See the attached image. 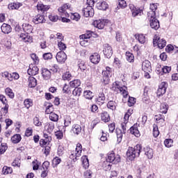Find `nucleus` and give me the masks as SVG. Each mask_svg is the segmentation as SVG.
<instances>
[{
	"label": "nucleus",
	"mask_w": 178,
	"mask_h": 178,
	"mask_svg": "<svg viewBox=\"0 0 178 178\" xmlns=\"http://www.w3.org/2000/svg\"><path fill=\"white\" fill-rule=\"evenodd\" d=\"M112 91L117 92V94H122L124 98H127L129 97V92L127 91V87L126 86V82L122 80V82L115 81L113 83L111 87Z\"/></svg>",
	"instance_id": "f257e3e1"
},
{
	"label": "nucleus",
	"mask_w": 178,
	"mask_h": 178,
	"mask_svg": "<svg viewBox=\"0 0 178 178\" xmlns=\"http://www.w3.org/2000/svg\"><path fill=\"white\" fill-rule=\"evenodd\" d=\"M22 29L26 33H21L19 35V41L24 42H31L33 41V37L30 36V33H33V26L30 24H22Z\"/></svg>",
	"instance_id": "f03ea898"
},
{
	"label": "nucleus",
	"mask_w": 178,
	"mask_h": 178,
	"mask_svg": "<svg viewBox=\"0 0 178 178\" xmlns=\"http://www.w3.org/2000/svg\"><path fill=\"white\" fill-rule=\"evenodd\" d=\"M141 145L138 144L134 147H129L127 152V156L129 161H134L135 158L140 156L141 152Z\"/></svg>",
	"instance_id": "7ed1b4c3"
},
{
	"label": "nucleus",
	"mask_w": 178,
	"mask_h": 178,
	"mask_svg": "<svg viewBox=\"0 0 178 178\" xmlns=\"http://www.w3.org/2000/svg\"><path fill=\"white\" fill-rule=\"evenodd\" d=\"M81 152H83V146L81 143L76 145L75 150L71 152L70 158L74 161L76 162L81 156Z\"/></svg>",
	"instance_id": "20e7f679"
},
{
	"label": "nucleus",
	"mask_w": 178,
	"mask_h": 178,
	"mask_svg": "<svg viewBox=\"0 0 178 178\" xmlns=\"http://www.w3.org/2000/svg\"><path fill=\"white\" fill-rule=\"evenodd\" d=\"M58 10L62 16L69 17V16H70V13H72V10H73V8H72V6L70 4L65 3L58 8Z\"/></svg>",
	"instance_id": "39448f33"
},
{
	"label": "nucleus",
	"mask_w": 178,
	"mask_h": 178,
	"mask_svg": "<svg viewBox=\"0 0 178 178\" xmlns=\"http://www.w3.org/2000/svg\"><path fill=\"white\" fill-rule=\"evenodd\" d=\"M106 161L110 162V163H119V162H120V156L111 152L107 154Z\"/></svg>",
	"instance_id": "423d86ee"
},
{
	"label": "nucleus",
	"mask_w": 178,
	"mask_h": 178,
	"mask_svg": "<svg viewBox=\"0 0 178 178\" xmlns=\"http://www.w3.org/2000/svg\"><path fill=\"white\" fill-rule=\"evenodd\" d=\"M154 45H158L160 49H163L166 47V40L165 39H161L159 36H155L153 40Z\"/></svg>",
	"instance_id": "0eeeda50"
},
{
	"label": "nucleus",
	"mask_w": 178,
	"mask_h": 178,
	"mask_svg": "<svg viewBox=\"0 0 178 178\" xmlns=\"http://www.w3.org/2000/svg\"><path fill=\"white\" fill-rule=\"evenodd\" d=\"M103 54L106 56V58H111L112 55H113V50L112 49V47L108 44H105L103 45Z\"/></svg>",
	"instance_id": "6e6552de"
},
{
	"label": "nucleus",
	"mask_w": 178,
	"mask_h": 178,
	"mask_svg": "<svg viewBox=\"0 0 178 178\" xmlns=\"http://www.w3.org/2000/svg\"><path fill=\"white\" fill-rule=\"evenodd\" d=\"M129 8L131 11L133 17H137V16H141L143 15V10L136 8L134 4L130 3Z\"/></svg>",
	"instance_id": "1a4fd4ad"
},
{
	"label": "nucleus",
	"mask_w": 178,
	"mask_h": 178,
	"mask_svg": "<svg viewBox=\"0 0 178 178\" xmlns=\"http://www.w3.org/2000/svg\"><path fill=\"white\" fill-rule=\"evenodd\" d=\"M103 80L104 83L108 84L109 83V77L112 76V70L109 67H106V70L103 71Z\"/></svg>",
	"instance_id": "9d476101"
},
{
	"label": "nucleus",
	"mask_w": 178,
	"mask_h": 178,
	"mask_svg": "<svg viewBox=\"0 0 178 178\" xmlns=\"http://www.w3.org/2000/svg\"><path fill=\"white\" fill-rule=\"evenodd\" d=\"M56 59L58 63H65L67 59V56L65 51H58L56 54Z\"/></svg>",
	"instance_id": "9b49d317"
},
{
	"label": "nucleus",
	"mask_w": 178,
	"mask_h": 178,
	"mask_svg": "<svg viewBox=\"0 0 178 178\" xmlns=\"http://www.w3.org/2000/svg\"><path fill=\"white\" fill-rule=\"evenodd\" d=\"M147 19L149 21L150 26L154 30H158V29H159L160 27L159 21L156 19V15H155V17H153L152 18L147 17Z\"/></svg>",
	"instance_id": "f8f14e48"
},
{
	"label": "nucleus",
	"mask_w": 178,
	"mask_h": 178,
	"mask_svg": "<svg viewBox=\"0 0 178 178\" xmlns=\"http://www.w3.org/2000/svg\"><path fill=\"white\" fill-rule=\"evenodd\" d=\"M40 71V69L37 65L34 64H30L29 65V68L27 70L28 74L29 76H36V74H38V72Z\"/></svg>",
	"instance_id": "ddd939ff"
},
{
	"label": "nucleus",
	"mask_w": 178,
	"mask_h": 178,
	"mask_svg": "<svg viewBox=\"0 0 178 178\" xmlns=\"http://www.w3.org/2000/svg\"><path fill=\"white\" fill-rule=\"evenodd\" d=\"M142 70L145 72V73H151L152 71V67L151 66V62L148 60H145L142 63Z\"/></svg>",
	"instance_id": "4468645a"
},
{
	"label": "nucleus",
	"mask_w": 178,
	"mask_h": 178,
	"mask_svg": "<svg viewBox=\"0 0 178 178\" xmlns=\"http://www.w3.org/2000/svg\"><path fill=\"white\" fill-rule=\"evenodd\" d=\"M156 9H158V6L156 3H151L149 7V10L147 13V17L152 18L156 16Z\"/></svg>",
	"instance_id": "2eb2a0df"
},
{
	"label": "nucleus",
	"mask_w": 178,
	"mask_h": 178,
	"mask_svg": "<svg viewBox=\"0 0 178 178\" xmlns=\"http://www.w3.org/2000/svg\"><path fill=\"white\" fill-rule=\"evenodd\" d=\"M108 20L107 19H98L95 20L93 22V26L99 29V30H102L105 26H106Z\"/></svg>",
	"instance_id": "dca6fc26"
},
{
	"label": "nucleus",
	"mask_w": 178,
	"mask_h": 178,
	"mask_svg": "<svg viewBox=\"0 0 178 178\" xmlns=\"http://www.w3.org/2000/svg\"><path fill=\"white\" fill-rule=\"evenodd\" d=\"M32 22L35 24H41L42 23H45V16H44V15L38 14L33 18Z\"/></svg>",
	"instance_id": "f3484780"
},
{
	"label": "nucleus",
	"mask_w": 178,
	"mask_h": 178,
	"mask_svg": "<svg viewBox=\"0 0 178 178\" xmlns=\"http://www.w3.org/2000/svg\"><path fill=\"white\" fill-rule=\"evenodd\" d=\"M166 88H168V83L166 82H161L157 90L158 97L163 95L166 92Z\"/></svg>",
	"instance_id": "a211bd4d"
},
{
	"label": "nucleus",
	"mask_w": 178,
	"mask_h": 178,
	"mask_svg": "<svg viewBox=\"0 0 178 178\" xmlns=\"http://www.w3.org/2000/svg\"><path fill=\"white\" fill-rule=\"evenodd\" d=\"M82 12L85 17H92L94 16V8L91 6H87V8H83Z\"/></svg>",
	"instance_id": "6ab92c4d"
},
{
	"label": "nucleus",
	"mask_w": 178,
	"mask_h": 178,
	"mask_svg": "<svg viewBox=\"0 0 178 178\" xmlns=\"http://www.w3.org/2000/svg\"><path fill=\"white\" fill-rule=\"evenodd\" d=\"M106 98L105 97V94L104 93L103 91H100L98 94V96L97 97L95 101L96 103L98 105H104L105 104Z\"/></svg>",
	"instance_id": "aec40b11"
},
{
	"label": "nucleus",
	"mask_w": 178,
	"mask_h": 178,
	"mask_svg": "<svg viewBox=\"0 0 178 178\" xmlns=\"http://www.w3.org/2000/svg\"><path fill=\"white\" fill-rule=\"evenodd\" d=\"M90 60L92 63H94V65H98V63H99V60H101V56L98 53H94L90 56Z\"/></svg>",
	"instance_id": "412c9836"
},
{
	"label": "nucleus",
	"mask_w": 178,
	"mask_h": 178,
	"mask_svg": "<svg viewBox=\"0 0 178 178\" xmlns=\"http://www.w3.org/2000/svg\"><path fill=\"white\" fill-rule=\"evenodd\" d=\"M143 151L145 152V155L148 158V159H152L154 157V150L148 146H146L143 148Z\"/></svg>",
	"instance_id": "4be33fe9"
},
{
	"label": "nucleus",
	"mask_w": 178,
	"mask_h": 178,
	"mask_svg": "<svg viewBox=\"0 0 178 178\" xmlns=\"http://www.w3.org/2000/svg\"><path fill=\"white\" fill-rule=\"evenodd\" d=\"M42 76L44 80H49L51 79V74H52V72L48 70L47 68H42Z\"/></svg>",
	"instance_id": "5701e85b"
},
{
	"label": "nucleus",
	"mask_w": 178,
	"mask_h": 178,
	"mask_svg": "<svg viewBox=\"0 0 178 178\" xmlns=\"http://www.w3.org/2000/svg\"><path fill=\"white\" fill-rule=\"evenodd\" d=\"M1 29L2 33H3L4 34H9V33L12 32V26L7 24H3Z\"/></svg>",
	"instance_id": "b1692460"
},
{
	"label": "nucleus",
	"mask_w": 178,
	"mask_h": 178,
	"mask_svg": "<svg viewBox=\"0 0 178 178\" xmlns=\"http://www.w3.org/2000/svg\"><path fill=\"white\" fill-rule=\"evenodd\" d=\"M44 129L46 131H47L49 134H51V133H52L55 129V124L54 122H47L45 124Z\"/></svg>",
	"instance_id": "393cba45"
},
{
	"label": "nucleus",
	"mask_w": 178,
	"mask_h": 178,
	"mask_svg": "<svg viewBox=\"0 0 178 178\" xmlns=\"http://www.w3.org/2000/svg\"><path fill=\"white\" fill-rule=\"evenodd\" d=\"M96 6L99 10H106L108 8V3H106V1H99L97 3Z\"/></svg>",
	"instance_id": "a878e982"
},
{
	"label": "nucleus",
	"mask_w": 178,
	"mask_h": 178,
	"mask_svg": "<svg viewBox=\"0 0 178 178\" xmlns=\"http://www.w3.org/2000/svg\"><path fill=\"white\" fill-rule=\"evenodd\" d=\"M51 6L48 5H44L41 3H38L37 5V9L40 12H47V10H49Z\"/></svg>",
	"instance_id": "bb28decb"
},
{
	"label": "nucleus",
	"mask_w": 178,
	"mask_h": 178,
	"mask_svg": "<svg viewBox=\"0 0 178 178\" xmlns=\"http://www.w3.org/2000/svg\"><path fill=\"white\" fill-rule=\"evenodd\" d=\"M130 133L131 134H134L135 137H140V136H141V134H140V131H138V128L136 124L130 128Z\"/></svg>",
	"instance_id": "cd10ccee"
},
{
	"label": "nucleus",
	"mask_w": 178,
	"mask_h": 178,
	"mask_svg": "<svg viewBox=\"0 0 178 178\" xmlns=\"http://www.w3.org/2000/svg\"><path fill=\"white\" fill-rule=\"evenodd\" d=\"M21 6H23L22 3H10L8 4V8L10 10H14V9H19Z\"/></svg>",
	"instance_id": "c85d7f7f"
},
{
	"label": "nucleus",
	"mask_w": 178,
	"mask_h": 178,
	"mask_svg": "<svg viewBox=\"0 0 178 178\" xmlns=\"http://www.w3.org/2000/svg\"><path fill=\"white\" fill-rule=\"evenodd\" d=\"M101 119L102 122H104V123H108V122L111 120V117L108 112L104 111L101 113Z\"/></svg>",
	"instance_id": "c756f323"
},
{
	"label": "nucleus",
	"mask_w": 178,
	"mask_h": 178,
	"mask_svg": "<svg viewBox=\"0 0 178 178\" xmlns=\"http://www.w3.org/2000/svg\"><path fill=\"white\" fill-rule=\"evenodd\" d=\"M29 87L30 88H34L37 86V79L34 76H30L29 78Z\"/></svg>",
	"instance_id": "7c9ffc66"
},
{
	"label": "nucleus",
	"mask_w": 178,
	"mask_h": 178,
	"mask_svg": "<svg viewBox=\"0 0 178 178\" xmlns=\"http://www.w3.org/2000/svg\"><path fill=\"white\" fill-rule=\"evenodd\" d=\"M81 161H82L83 168H84V169H88V168L90 166L88 157H87V156H83L81 157Z\"/></svg>",
	"instance_id": "2f4dec72"
},
{
	"label": "nucleus",
	"mask_w": 178,
	"mask_h": 178,
	"mask_svg": "<svg viewBox=\"0 0 178 178\" xmlns=\"http://www.w3.org/2000/svg\"><path fill=\"white\" fill-rule=\"evenodd\" d=\"M135 38L140 42V44H145V36L144 34H136Z\"/></svg>",
	"instance_id": "473e14b6"
},
{
	"label": "nucleus",
	"mask_w": 178,
	"mask_h": 178,
	"mask_svg": "<svg viewBox=\"0 0 178 178\" xmlns=\"http://www.w3.org/2000/svg\"><path fill=\"white\" fill-rule=\"evenodd\" d=\"M11 141L13 144H19V141H22V136L20 134H15L11 138Z\"/></svg>",
	"instance_id": "72a5a7b5"
},
{
	"label": "nucleus",
	"mask_w": 178,
	"mask_h": 178,
	"mask_svg": "<svg viewBox=\"0 0 178 178\" xmlns=\"http://www.w3.org/2000/svg\"><path fill=\"white\" fill-rule=\"evenodd\" d=\"M80 84H81L80 79H74L70 82V86L72 88H77V87H79Z\"/></svg>",
	"instance_id": "f704fd0d"
},
{
	"label": "nucleus",
	"mask_w": 178,
	"mask_h": 178,
	"mask_svg": "<svg viewBox=\"0 0 178 178\" xmlns=\"http://www.w3.org/2000/svg\"><path fill=\"white\" fill-rule=\"evenodd\" d=\"M5 106L2 107L0 111V116H6L9 111V104H4Z\"/></svg>",
	"instance_id": "c9c22d12"
},
{
	"label": "nucleus",
	"mask_w": 178,
	"mask_h": 178,
	"mask_svg": "<svg viewBox=\"0 0 178 178\" xmlns=\"http://www.w3.org/2000/svg\"><path fill=\"white\" fill-rule=\"evenodd\" d=\"M168 109H169V106L166 103H162L160 106V112L161 113H168Z\"/></svg>",
	"instance_id": "e433bc0d"
},
{
	"label": "nucleus",
	"mask_w": 178,
	"mask_h": 178,
	"mask_svg": "<svg viewBox=\"0 0 178 178\" xmlns=\"http://www.w3.org/2000/svg\"><path fill=\"white\" fill-rule=\"evenodd\" d=\"M102 168H103L104 170H106V171L111 170V169L112 168V165H111V162H109L108 161L106 160L103 162Z\"/></svg>",
	"instance_id": "4c0bfd02"
},
{
	"label": "nucleus",
	"mask_w": 178,
	"mask_h": 178,
	"mask_svg": "<svg viewBox=\"0 0 178 178\" xmlns=\"http://www.w3.org/2000/svg\"><path fill=\"white\" fill-rule=\"evenodd\" d=\"M72 131L74 134H80L81 133V127L79 124H74L72 126Z\"/></svg>",
	"instance_id": "58836bf2"
},
{
	"label": "nucleus",
	"mask_w": 178,
	"mask_h": 178,
	"mask_svg": "<svg viewBox=\"0 0 178 178\" xmlns=\"http://www.w3.org/2000/svg\"><path fill=\"white\" fill-rule=\"evenodd\" d=\"M83 97H85L86 99H92L94 97V94H92L91 90H86L83 92Z\"/></svg>",
	"instance_id": "ea45409f"
},
{
	"label": "nucleus",
	"mask_w": 178,
	"mask_h": 178,
	"mask_svg": "<svg viewBox=\"0 0 178 178\" xmlns=\"http://www.w3.org/2000/svg\"><path fill=\"white\" fill-rule=\"evenodd\" d=\"M126 58L127 60L129 61L130 63L134 62V55L130 51L126 52Z\"/></svg>",
	"instance_id": "a19ab883"
},
{
	"label": "nucleus",
	"mask_w": 178,
	"mask_h": 178,
	"mask_svg": "<svg viewBox=\"0 0 178 178\" xmlns=\"http://www.w3.org/2000/svg\"><path fill=\"white\" fill-rule=\"evenodd\" d=\"M72 74L70 72H65L62 76L63 80H67V81H70V80H72Z\"/></svg>",
	"instance_id": "79ce46f5"
},
{
	"label": "nucleus",
	"mask_w": 178,
	"mask_h": 178,
	"mask_svg": "<svg viewBox=\"0 0 178 178\" xmlns=\"http://www.w3.org/2000/svg\"><path fill=\"white\" fill-rule=\"evenodd\" d=\"M54 111H55L54 105L49 104L46 107L45 113L46 115H51V113H54Z\"/></svg>",
	"instance_id": "37998d69"
},
{
	"label": "nucleus",
	"mask_w": 178,
	"mask_h": 178,
	"mask_svg": "<svg viewBox=\"0 0 178 178\" xmlns=\"http://www.w3.org/2000/svg\"><path fill=\"white\" fill-rule=\"evenodd\" d=\"M117 134V141L118 143H122V138H123V132H122V130L117 129L116 131Z\"/></svg>",
	"instance_id": "c03bdc74"
},
{
	"label": "nucleus",
	"mask_w": 178,
	"mask_h": 178,
	"mask_svg": "<svg viewBox=\"0 0 178 178\" xmlns=\"http://www.w3.org/2000/svg\"><path fill=\"white\" fill-rule=\"evenodd\" d=\"M5 92L6 95L9 97V98H11V99L15 98V93H13V90H12V89H10V88H6Z\"/></svg>",
	"instance_id": "a18cd8bd"
},
{
	"label": "nucleus",
	"mask_w": 178,
	"mask_h": 178,
	"mask_svg": "<svg viewBox=\"0 0 178 178\" xmlns=\"http://www.w3.org/2000/svg\"><path fill=\"white\" fill-rule=\"evenodd\" d=\"M81 92H83V89H81V88H75L72 91V94L75 97H80V95H81Z\"/></svg>",
	"instance_id": "49530a36"
},
{
	"label": "nucleus",
	"mask_w": 178,
	"mask_h": 178,
	"mask_svg": "<svg viewBox=\"0 0 178 178\" xmlns=\"http://www.w3.org/2000/svg\"><path fill=\"white\" fill-rule=\"evenodd\" d=\"M13 172V170H12V168L4 166L2 169V173L3 175H9Z\"/></svg>",
	"instance_id": "de8ad7c7"
},
{
	"label": "nucleus",
	"mask_w": 178,
	"mask_h": 178,
	"mask_svg": "<svg viewBox=\"0 0 178 178\" xmlns=\"http://www.w3.org/2000/svg\"><path fill=\"white\" fill-rule=\"evenodd\" d=\"M31 58L35 65H38V63H40V58H38V56L37 54H31Z\"/></svg>",
	"instance_id": "09e8293b"
},
{
	"label": "nucleus",
	"mask_w": 178,
	"mask_h": 178,
	"mask_svg": "<svg viewBox=\"0 0 178 178\" xmlns=\"http://www.w3.org/2000/svg\"><path fill=\"white\" fill-rule=\"evenodd\" d=\"M72 123V118L69 115H65L64 117V124L65 127H67L68 126H70V124Z\"/></svg>",
	"instance_id": "8fccbe9b"
},
{
	"label": "nucleus",
	"mask_w": 178,
	"mask_h": 178,
	"mask_svg": "<svg viewBox=\"0 0 178 178\" xmlns=\"http://www.w3.org/2000/svg\"><path fill=\"white\" fill-rule=\"evenodd\" d=\"M49 119L51 122H58V120H59V115L55 113H51V115H49Z\"/></svg>",
	"instance_id": "3c124183"
},
{
	"label": "nucleus",
	"mask_w": 178,
	"mask_h": 178,
	"mask_svg": "<svg viewBox=\"0 0 178 178\" xmlns=\"http://www.w3.org/2000/svg\"><path fill=\"white\" fill-rule=\"evenodd\" d=\"M22 163V160L19 158H16L12 163V166H14L15 168H20V165Z\"/></svg>",
	"instance_id": "603ef678"
},
{
	"label": "nucleus",
	"mask_w": 178,
	"mask_h": 178,
	"mask_svg": "<svg viewBox=\"0 0 178 178\" xmlns=\"http://www.w3.org/2000/svg\"><path fill=\"white\" fill-rule=\"evenodd\" d=\"M24 105L25 108L29 109L33 105V100L31 99H26L24 102Z\"/></svg>",
	"instance_id": "864d4df0"
},
{
	"label": "nucleus",
	"mask_w": 178,
	"mask_h": 178,
	"mask_svg": "<svg viewBox=\"0 0 178 178\" xmlns=\"http://www.w3.org/2000/svg\"><path fill=\"white\" fill-rule=\"evenodd\" d=\"M107 107L111 111H115L116 109V103L113 101H109L107 104Z\"/></svg>",
	"instance_id": "5fc2aeb1"
},
{
	"label": "nucleus",
	"mask_w": 178,
	"mask_h": 178,
	"mask_svg": "<svg viewBox=\"0 0 178 178\" xmlns=\"http://www.w3.org/2000/svg\"><path fill=\"white\" fill-rule=\"evenodd\" d=\"M59 66L56 64H54L50 66V72L51 73H58V72H59Z\"/></svg>",
	"instance_id": "6e6d98bb"
},
{
	"label": "nucleus",
	"mask_w": 178,
	"mask_h": 178,
	"mask_svg": "<svg viewBox=\"0 0 178 178\" xmlns=\"http://www.w3.org/2000/svg\"><path fill=\"white\" fill-rule=\"evenodd\" d=\"M164 145L167 148H170V147L173 146V140H172V139H165L164 140Z\"/></svg>",
	"instance_id": "4d7b16f0"
},
{
	"label": "nucleus",
	"mask_w": 178,
	"mask_h": 178,
	"mask_svg": "<svg viewBox=\"0 0 178 178\" xmlns=\"http://www.w3.org/2000/svg\"><path fill=\"white\" fill-rule=\"evenodd\" d=\"M70 17L72 20H75V22H79L80 20V14L77 13H70Z\"/></svg>",
	"instance_id": "13d9d810"
},
{
	"label": "nucleus",
	"mask_w": 178,
	"mask_h": 178,
	"mask_svg": "<svg viewBox=\"0 0 178 178\" xmlns=\"http://www.w3.org/2000/svg\"><path fill=\"white\" fill-rule=\"evenodd\" d=\"M153 136L154 137L156 138L159 136V129L158 128L157 124L153 125Z\"/></svg>",
	"instance_id": "bf43d9fd"
},
{
	"label": "nucleus",
	"mask_w": 178,
	"mask_h": 178,
	"mask_svg": "<svg viewBox=\"0 0 178 178\" xmlns=\"http://www.w3.org/2000/svg\"><path fill=\"white\" fill-rule=\"evenodd\" d=\"M6 149H8V145L6 143H1L0 147V155L5 154V152H6Z\"/></svg>",
	"instance_id": "052dcab7"
},
{
	"label": "nucleus",
	"mask_w": 178,
	"mask_h": 178,
	"mask_svg": "<svg viewBox=\"0 0 178 178\" xmlns=\"http://www.w3.org/2000/svg\"><path fill=\"white\" fill-rule=\"evenodd\" d=\"M60 162H62V159L58 156H56L52 161L53 167L55 168L57 165H59Z\"/></svg>",
	"instance_id": "680f3d73"
},
{
	"label": "nucleus",
	"mask_w": 178,
	"mask_h": 178,
	"mask_svg": "<svg viewBox=\"0 0 178 178\" xmlns=\"http://www.w3.org/2000/svg\"><path fill=\"white\" fill-rule=\"evenodd\" d=\"M58 49H60V51H64L67 48L66 44L65 43H63L62 42V40L58 41Z\"/></svg>",
	"instance_id": "e2e57ef3"
},
{
	"label": "nucleus",
	"mask_w": 178,
	"mask_h": 178,
	"mask_svg": "<svg viewBox=\"0 0 178 178\" xmlns=\"http://www.w3.org/2000/svg\"><path fill=\"white\" fill-rule=\"evenodd\" d=\"M92 37V32L90 31H87L86 33L81 35V38L83 40H87L88 38H91Z\"/></svg>",
	"instance_id": "0e129e2a"
},
{
	"label": "nucleus",
	"mask_w": 178,
	"mask_h": 178,
	"mask_svg": "<svg viewBox=\"0 0 178 178\" xmlns=\"http://www.w3.org/2000/svg\"><path fill=\"white\" fill-rule=\"evenodd\" d=\"M172 70V67L170 66H163L161 68V72L163 73V75L166 73H170V72Z\"/></svg>",
	"instance_id": "69168bd1"
},
{
	"label": "nucleus",
	"mask_w": 178,
	"mask_h": 178,
	"mask_svg": "<svg viewBox=\"0 0 178 178\" xmlns=\"http://www.w3.org/2000/svg\"><path fill=\"white\" fill-rule=\"evenodd\" d=\"M49 19L51 22H58L59 17L55 14H51L49 15Z\"/></svg>",
	"instance_id": "338daca9"
},
{
	"label": "nucleus",
	"mask_w": 178,
	"mask_h": 178,
	"mask_svg": "<svg viewBox=\"0 0 178 178\" xmlns=\"http://www.w3.org/2000/svg\"><path fill=\"white\" fill-rule=\"evenodd\" d=\"M25 136L26 137H31V136H33V128H27L25 131Z\"/></svg>",
	"instance_id": "774afa93"
}]
</instances>
